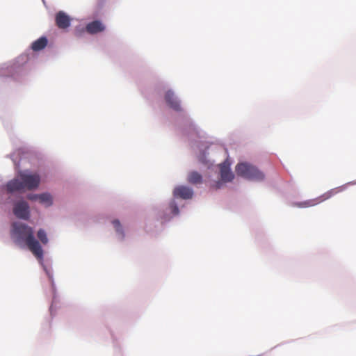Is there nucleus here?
<instances>
[{
  "label": "nucleus",
  "mask_w": 356,
  "mask_h": 356,
  "mask_svg": "<svg viewBox=\"0 0 356 356\" xmlns=\"http://www.w3.org/2000/svg\"><path fill=\"white\" fill-rule=\"evenodd\" d=\"M12 236L16 243L24 241L33 255L38 259L42 260L43 250L39 241L35 238L32 227L21 222H15L13 225Z\"/></svg>",
  "instance_id": "obj_1"
},
{
  "label": "nucleus",
  "mask_w": 356,
  "mask_h": 356,
  "mask_svg": "<svg viewBox=\"0 0 356 356\" xmlns=\"http://www.w3.org/2000/svg\"><path fill=\"white\" fill-rule=\"evenodd\" d=\"M40 177L37 173H26L20 172L17 178L8 182L6 188L8 193L22 191L25 189L33 190L39 186Z\"/></svg>",
  "instance_id": "obj_2"
},
{
  "label": "nucleus",
  "mask_w": 356,
  "mask_h": 356,
  "mask_svg": "<svg viewBox=\"0 0 356 356\" xmlns=\"http://www.w3.org/2000/svg\"><path fill=\"white\" fill-rule=\"evenodd\" d=\"M236 174L245 179L254 181H261L264 175L254 165L248 163H241L236 166Z\"/></svg>",
  "instance_id": "obj_3"
},
{
  "label": "nucleus",
  "mask_w": 356,
  "mask_h": 356,
  "mask_svg": "<svg viewBox=\"0 0 356 356\" xmlns=\"http://www.w3.org/2000/svg\"><path fill=\"white\" fill-rule=\"evenodd\" d=\"M341 191H342V188H332V189L325 192V193H323V195H321V196L318 197L316 199L309 200L307 201H305V202L298 204V206L302 207H313L314 205H316L321 202H323L331 198L332 196L337 195Z\"/></svg>",
  "instance_id": "obj_4"
},
{
  "label": "nucleus",
  "mask_w": 356,
  "mask_h": 356,
  "mask_svg": "<svg viewBox=\"0 0 356 356\" xmlns=\"http://www.w3.org/2000/svg\"><path fill=\"white\" fill-rule=\"evenodd\" d=\"M15 216L21 219H28L29 217V207L25 201L17 202L13 208Z\"/></svg>",
  "instance_id": "obj_5"
},
{
  "label": "nucleus",
  "mask_w": 356,
  "mask_h": 356,
  "mask_svg": "<svg viewBox=\"0 0 356 356\" xmlns=\"http://www.w3.org/2000/svg\"><path fill=\"white\" fill-rule=\"evenodd\" d=\"M55 22L59 29H65L70 26L71 19L65 12L59 11L56 15Z\"/></svg>",
  "instance_id": "obj_6"
},
{
  "label": "nucleus",
  "mask_w": 356,
  "mask_h": 356,
  "mask_svg": "<svg viewBox=\"0 0 356 356\" xmlns=\"http://www.w3.org/2000/svg\"><path fill=\"white\" fill-rule=\"evenodd\" d=\"M173 195L176 197L188 200L193 197V191L189 187L185 186H179L174 189Z\"/></svg>",
  "instance_id": "obj_7"
},
{
  "label": "nucleus",
  "mask_w": 356,
  "mask_h": 356,
  "mask_svg": "<svg viewBox=\"0 0 356 356\" xmlns=\"http://www.w3.org/2000/svg\"><path fill=\"white\" fill-rule=\"evenodd\" d=\"M165 100L167 104L175 111H181V106L172 91L168 90L165 92Z\"/></svg>",
  "instance_id": "obj_8"
},
{
  "label": "nucleus",
  "mask_w": 356,
  "mask_h": 356,
  "mask_svg": "<svg viewBox=\"0 0 356 356\" xmlns=\"http://www.w3.org/2000/svg\"><path fill=\"white\" fill-rule=\"evenodd\" d=\"M220 168L222 180L225 182L232 181L234 175L230 170L229 164L224 162L223 163L220 164Z\"/></svg>",
  "instance_id": "obj_9"
},
{
  "label": "nucleus",
  "mask_w": 356,
  "mask_h": 356,
  "mask_svg": "<svg viewBox=\"0 0 356 356\" xmlns=\"http://www.w3.org/2000/svg\"><path fill=\"white\" fill-rule=\"evenodd\" d=\"M105 29L104 24L98 20L93 21L86 26V31L90 34H95Z\"/></svg>",
  "instance_id": "obj_10"
},
{
  "label": "nucleus",
  "mask_w": 356,
  "mask_h": 356,
  "mask_svg": "<svg viewBox=\"0 0 356 356\" xmlns=\"http://www.w3.org/2000/svg\"><path fill=\"white\" fill-rule=\"evenodd\" d=\"M47 42L45 37H41L32 43L31 48L35 51H40L47 45Z\"/></svg>",
  "instance_id": "obj_11"
},
{
  "label": "nucleus",
  "mask_w": 356,
  "mask_h": 356,
  "mask_svg": "<svg viewBox=\"0 0 356 356\" xmlns=\"http://www.w3.org/2000/svg\"><path fill=\"white\" fill-rule=\"evenodd\" d=\"M188 182L192 184H198L202 182V175L196 171H192L188 175Z\"/></svg>",
  "instance_id": "obj_12"
},
{
  "label": "nucleus",
  "mask_w": 356,
  "mask_h": 356,
  "mask_svg": "<svg viewBox=\"0 0 356 356\" xmlns=\"http://www.w3.org/2000/svg\"><path fill=\"white\" fill-rule=\"evenodd\" d=\"M39 202L44 204L46 207H49L52 204L53 200L51 195L48 193H44L39 195Z\"/></svg>",
  "instance_id": "obj_13"
},
{
  "label": "nucleus",
  "mask_w": 356,
  "mask_h": 356,
  "mask_svg": "<svg viewBox=\"0 0 356 356\" xmlns=\"http://www.w3.org/2000/svg\"><path fill=\"white\" fill-rule=\"evenodd\" d=\"M37 236L42 244L46 245L48 243L49 239L47 238V233L44 229H40L37 232Z\"/></svg>",
  "instance_id": "obj_14"
},
{
  "label": "nucleus",
  "mask_w": 356,
  "mask_h": 356,
  "mask_svg": "<svg viewBox=\"0 0 356 356\" xmlns=\"http://www.w3.org/2000/svg\"><path fill=\"white\" fill-rule=\"evenodd\" d=\"M113 225L116 232L118 233H119L120 234H121L122 238H124V232L122 230V227L121 226L120 222L118 220H114L113 221Z\"/></svg>",
  "instance_id": "obj_15"
},
{
  "label": "nucleus",
  "mask_w": 356,
  "mask_h": 356,
  "mask_svg": "<svg viewBox=\"0 0 356 356\" xmlns=\"http://www.w3.org/2000/svg\"><path fill=\"white\" fill-rule=\"evenodd\" d=\"M28 199L30 200H38L39 201V195H29Z\"/></svg>",
  "instance_id": "obj_16"
},
{
  "label": "nucleus",
  "mask_w": 356,
  "mask_h": 356,
  "mask_svg": "<svg viewBox=\"0 0 356 356\" xmlns=\"http://www.w3.org/2000/svg\"><path fill=\"white\" fill-rule=\"evenodd\" d=\"M172 211L174 214H177L179 213V209L176 204L173 206Z\"/></svg>",
  "instance_id": "obj_17"
},
{
  "label": "nucleus",
  "mask_w": 356,
  "mask_h": 356,
  "mask_svg": "<svg viewBox=\"0 0 356 356\" xmlns=\"http://www.w3.org/2000/svg\"><path fill=\"white\" fill-rule=\"evenodd\" d=\"M221 183L218 182L216 184V188H219L220 187Z\"/></svg>",
  "instance_id": "obj_18"
}]
</instances>
